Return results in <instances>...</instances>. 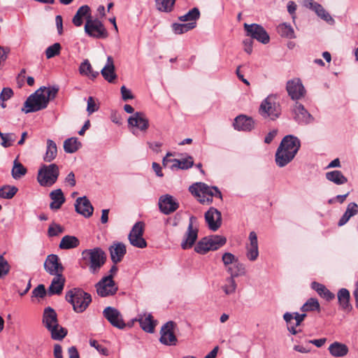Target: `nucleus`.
I'll use <instances>...</instances> for the list:
<instances>
[{
    "label": "nucleus",
    "mask_w": 358,
    "mask_h": 358,
    "mask_svg": "<svg viewBox=\"0 0 358 358\" xmlns=\"http://www.w3.org/2000/svg\"><path fill=\"white\" fill-rule=\"evenodd\" d=\"M58 91L57 86L41 87L27 99L24 103V108H22V110L29 113L46 108L49 101L56 97Z\"/></svg>",
    "instance_id": "1"
},
{
    "label": "nucleus",
    "mask_w": 358,
    "mask_h": 358,
    "mask_svg": "<svg viewBox=\"0 0 358 358\" xmlns=\"http://www.w3.org/2000/svg\"><path fill=\"white\" fill-rule=\"evenodd\" d=\"M301 147L300 140L293 135H287L281 141L275 155L278 166L282 168L291 162Z\"/></svg>",
    "instance_id": "2"
},
{
    "label": "nucleus",
    "mask_w": 358,
    "mask_h": 358,
    "mask_svg": "<svg viewBox=\"0 0 358 358\" xmlns=\"http://www.w3.org/2000/svg\"><path fill=\"white\" fill-rule=\"evenodd\" d=\"M81 259L84 262V266H87L92 274H96L104 265L106 261V252L99 247L92 249H85L81 253Z\"/></svg>",
    "instance_id": "3"
},
{
    "label": "nucleus",
    "mask_w": 358,
    "mask_h": 358,
    "mask_svg": "<svg viewBox=\"0 0 358 358\" xmlns=\"http://www.w3.org/2000/svg\"><path fill=\"white\" fill-rule=\"evenodd\" d=\"M65 298L76 313L84 312L92 301L91 295L80 288L70 289L66 292Z\"/></svg>",
    "instance_id": "4"
},
{
    "label": "nucleus",
    "mask_w": 358,
    "mask_h": 358,
    "mask_svg": "<svg viewBox=\"0 0 358 358\" xmlns=\"http://www.w3.org/2000/svg\"><path fill=\"white\" fill-rule=\"evenodd\" d=\"M259 113L264 118H268L272 121L278 119L281 115V106L277 101V96L270 94L264 99L260 104Z\"/></svg>",
    "instance_id": "5"
},
{
    "label": "nucleus",
    "mask_w": 358,
    "mask_h": 358,
    "mask_svg": "<svg viewBox=\"0 0 358 358\" xmlns=\"http://www.w3.org/2000/svg\"><path fill=\"white\" fill-rule=\"evenodd\" d=\"M59 175V170L57 164H43L38 170L37 180L43 187H50L56 182Z\"/></svg>",
    "instance_id": "6"
},
{
    "label": "nucleus",
    "mask_w": 358,
    "mask_h": 358,
    "mask_svg": "<svg viewBox=\"0 0 358 358\" xmlns=\"http://www.w3.org/2000/svg\"><path fill=\"white\" fill-rule=\"evenodd\" d=\"M199 224L198 220L194 216H191L189 220V224L187 231L184 234L180 246L183 250L192 248L198 238Z\"/></svg>",
    "instance_id": "7"
},
{
    "label": "nucleus",
    "mask_w": 358,
    "mask_h": 358,
    "mask_svg": "<svg viewBox=\"0 0 358 358\" xmlns=\"http://www.w3.org/2000/svg\"><path fill=\"white\" fill-rule=\"evenodd\" d=\"M85 31L90 37L106 38L108 31L103 24L98 19H92L91 16L86 20Z\"/></svg>",
    "instance_id": "8"
},
{
    "label": "nucleus",
    "mask_w": 358,
    "mask_h": 358,
    "mask_svg": "<svg viewBox=\"0 0 358 358\" xmlns=\"http://www.w3.org/2000/svg\"><path fill=\"white\" fill-rule=\"evenodd\" d=\"M112 275L102 278L96 285L97 294L101 297L113 296L116 294L118 287L113 279Z\"/></svg>",
    "instance_id": "9"
},
{
    "label": "nucleus",
    "mask_w": 358,
    "mask_h": 358,
    "mask_svg": "<svg viewBox=\"0 0 358 358\" xmlns=\"http://www.w3.org/2000/svg\"><path fill=\"white\" fill-rule=\"evenodd\" d=\"M244 29L246 32V35L250 36L251 39H256L257 41L267 44L270 41V37L265 30V29L260 24L247 23L244 24Z\"/></svg>",
    "instance_id": "10"
},
{
    "label": "nucleus",
    "mask_w": 358,
    "mask_h": 358,
    "mask_svg": "<svg viewBox=\"0 0 358 358\" xmlns=\"http://www.w3.org/2000/svg\"><path fill=\"white\" fill-rule=\"evenodd\" d=\"M293 119L301 125H307L314 122L313 116L301 103L296 101L292 108Z\"/></svg>",
    "instance_id": "11"
},
{
    "label": "nucleus",
    "mask_w": 358,
    "mask_h": 358,
    "mask_svg": "<svg viewBox=\"0 0 358 358\" xmlns=\"http://www.w3.org/2000/svg\"><path fill=\"white\" fill-rule=\"evenodd\" d=\"M143 222H137L135 223L128 236L131 245L138 248H144L147 246V243L143 238Z\"/></svg>",
    "instance_id": "12"
},
{
    "label": "nucleus",
    "mask_w": 358,
    "mask_h": 358,
    "mask_svg": "<svg viewBox=\"0 0 358 358\" xmlns=\"http://www.w3.org/2000/svg\"><path fill=\"white\" fill-rule=\"evenodd\" d=\"M103 315L112 326L119 329H124L127 327L122 315L114 307L108 306L105 308L103 310Z\"/></svg>",
    "instance_id": "13"
},
{
    "label": "nucleus",
    "mask_w": 358,
    "mask_h": 358,
    "mask_svg": "<svg viewBox=\"0 0 358 358\" xmlns=\"http://www.w3.org/2000/svg\"><path fill=\"white\" fill-rule=\"evenodd\" d=\"M176 326L174 322L169 321L162 327L159 341L162 344L166 345H175L176 344L177 338L174 334Z\"/></svg>",
    "instance_id": "14"
},
{
    "label": "nucleus",
    "mask_w": 358,
    "mask_h": 358,
    "mask_svg": "<svg viewBox=\"0 0 358 358\" xmlns=\"http://www.w3.org/2000/svg\"><path fill=\"white\" fill-rule=\"evenodd\" d=\"M44 269L50 275H54L62 274L64 268L59 262V257L57 255L51 254L47 257L44 262Z\"/></svg>",
    "instance_id": "15"
},
{
    "label": "nucleus",
    "mask_w": 358,
    "mask_h": 358,
    "mask_svg": "<svg viewBox=\"0 0 358 358\" xmlns=\"http://www.w3.org/2000/svg\"><path fill=\"white\" fill-rule=\"evenodd\" d=\"M303 6L314 11L319 17L329 24L334 23V20L321 4L313 0H303Z\"/></svg>",
    "instance_id": "16"
},
{
    "label": "nucleus",
    "mask_w": 358,
    "mask_h": 358,
    "mask_svg": "<svg viewBox=\"0 0 358 358\" xmlns=\"http://www.w3.org/2000/svg\"><path fill=\"white\" fill-rule=\"evenodd\" d=\"M159 208L164 215H169L179 208V203L170 194H164L159 199Z\"/></svg>",
    "instance_id": "17"
},
{
    "label": "nucleus",
    "mask_w": 358,
    "mask_h": 358,
    "mask_svg": "<svg viewBox=\"0 0 358 358\" xmlns=\"http://www.w3.org/2000/svg\"><path fill=\"white\" fill-rule=\"evenodd\" d=\"M204 217L210 230L215 231L220 227L222 224V214L215 208L210 207L205 213Z\"/></svg>",
    "instance_id": "18"
},
{
    "label": "nucleus",
    "mask_w": 358,
    "mask_h": 358,
    "mask_svg": "<svg viewBox=\"0 0 358 358\" xmlns=\"http://www.w3.org/2000/svg\"><path fill=\"white\" fill-rule=\"evenodd\" d=\"M249 243L245 245L246 257L251 262H255L259 256V247L257 235L255 231H251L248 237Z\"/></svg>",
    "instance_id": "19"
},
{
    "label": "nucleus",
    "mask_w": 358,
    "mask_h": 358,
    "mask_svg": "<svg viewBox=\"0 0 358 358\" xmlns=\"http://www.w3.org/2000/svg\"><path fill=\"white\" fill-rule=\"evenodd\" d=\"M286 90L289 96L293 100H298L303 97L306 90L301 82L299 79L291 80L287 83Z\"/></svg>",
    "instance_id": "20"
},
{
    "label": "nucleus",
    "mask_w": 358,
    "mask_h": 358,
    "mask_svg": "<svg viewBox=\"0 0 358 358\" xmlns=\"http://www.w3.org/2000/svg\"><path fill=\"white\" fill-rule=\"evenodd\" d=\"M75 209L78 213L82 215L85 217H91L94 211L92 205L85 196L78 197L76 200Z\"/></svg>",
    "instance_id": "21"
},
{
    "label": "nucleus",
    "mask_w": 358,
    "mask_h": 358,
    "mask_svg": "<svg viewBox=\"0 0 358 358\" xmlns=\"http://www.w3.org/2000/svg\"><path fill=\"white\" fill-rule=\"evenodd\" d=\"M233 125L236 130L250 131L255 128V122L252 117L245 115H240L234 119Z\"/></svg>",
    "instance_id": "22"
},
{
    "label": "nucleus",
    "mask_w": 358,
    "mask_h": 358,
    "mask_svg": "<svg viewBox=\"0 0 358 358\" xmlns=\"http://www.w3.org/2000/svg\"><path fill=\"white\" fill-rule=\"evenodd\" d=\"M42 322L48 330H53L59 327L57 314L51 307H47L43 310Z\"/></svg>",
    "instance_id": "23"
},
{
    "label": "nucleus",
    "mask_w": 358,
    "mask_h": 358,
    "mask_svg": "<svg viewBox=\"0 0 358 358\" xmlns=\"http://www.w3.org/2000/svg\"><path fill=\"white\" fill-rule=\"evenodd\" d=\"M129 126L136 127L142 131H145L149 127V120L146 115L141 112H136L128 119Z\"/></svg>",
    "instance_id": "24"
},
{
    "label": "nucleus",
    "mask_w": 358,
    "mask_h": 358,
    "mask_svg": "<svg viewBox=\"0 0 358 358\" xmlns=\"http://www.w3.org/2000/svg\"><path fill=\"white\" fill-rule=\"evenodd\" d=\"M214 186L210 187L203 182H196L189 187V192L197 198L201 196H214Z\"/></svg>",
    "instance_id": "25"
},
{
    "label": "nucleus",
    "mask_w": 358,
    "mask_h": 358,
    "mask_svg": "<svg viewBox=\"0 0 358 358\" xmlns=\"http://www.w3.org/2000/svg\"><path fill=\"white\" fill-rule=\"evenodd\" d=\"M101 74L103 78L110 83H113L116 80L117 74L115 73V67L113 59L111 56L107 57V62L101 70Z\"/></svg>",
    "instance_id": "26"
},
{
    "label": "nucleus",
    "mask_w": 358,
    "mask_h": 358,
    "mask_svg": "<svg viewBox=\"0 0 358 358\" xmlns=\"http://www.w3.org/2000/svg\"><path fill=\"white\" fill-rule=\"evenodd\" d=\"M110 258L112 262L115 264L122 261L127 252L126 246L122 243H113L109 248Z\"/></svg>",
    "instance_id": "27"
},
{
    "label": "nucleus",
    "mask_w": 358,
    "mask_h": 358,
    "mask_svg": "<svg viewBox=\"0 0 358 358\" xmlns=\"http://www.w3.org/2000/svg\"><path fill=\"white\" fill-rule=\"evenodd\" d=\"M134 321H138L143 330L148 333H152L155 330L156 321L153 320L150 313L139 314Z\"/></svg>",
    "instance_id": "28"
},
{
    "label": "nucleus",
    "mask_w": 358,
    "mask_h": 358,
    "mask_svg": "<svg viewBox=\"0 0 358 358\" xmlns=\"http://www.w3.org/2000/svg\"><path fill=\"white\" fill-rule=\"evenodd\" d=\"M50 287L48 289V294L51 296L54 294H60L65 284V278L62 274L54 275Z\"/></svg>",
    "instance_id": "29"
},
{
    "label": "nucleus",
    "mask_w": 358,
    "mask_h": 358,
    "mask_svg": "<svg viewBox=\"0 0 358 358\" xmlns=\"http://www.w3.org/2000/svg\"><path fill=\"white\" fill-rule=\"evenodd\" d=\"M50 198L52 202L50 203V208L52 210H59L66 199L61 189H57L50 193Z\"/></svg>",
    "instance_id": "30"
},
{
    "label": "nucleus",
    "mask_w": 358,
    "mask_h": 358,
    "mask_svg": "<svg viewBox=\"0 0 358 358\" xmlns=\"http://www.w3.org/2000/svg\"><path fill=\"white\" fill-rule=\"evenodd\" d=\"M339 305L343 310L349 313L352 310V306L350 303V292L345 288L341 289L337 294Z\"/></svg>",
    "instance_id": "31"
},
{
    "label": "nucleus",
    "mask_w": 358,
    "mask_h": 358,
    "mask_svg": "<svg viewBox=\"0 0 358 358\" xmlns=\"http://www.w3.org/2000/svg\"><path fill=\"white\" fill-rule=\"evenodd\" d=\"M327 180L334 182L337 185L345 184L348 182V178L343 174L341 171L335 170L327 172L325 173Z\"/></svg>",
    "instance_id": "32"
},
{
    "label": "nucleus",
    "mask_w": 358,
    "mask_h": 358,
    "mask_svg": "<svg viewBox=\"0 0 358 358\" xmlns=\"http://www.w3.org/2000/svg\"><path fill=\"white\" fill-rule=\"evenodd\" d=\"M89 16H91L90 8L87 5H84L78 8L73 17L72 22L75 26L80 27L83 24V18L86 17L87 19Z\"/></svg>",
    "instance_id": "33"
},
{
    "label": "nucleus",
    "mask_w": 358,
    "mask_h": 358,
    "mask_svg": "<svg viewBox=\"0 0 358 358\" xmlns=\"http://www.w3.org/2000/svg\"><path fill=\"white\" fill-rule=\"evenodd\" d=\"M330 354L334 357H343L348 352V348L345 344L334 342L329 347Z\"/></svg>",
    "instance_id": "34"
},
{
    "label": "nucleus",
    "mask_w": 358,
    "mask_h": 358,
    "mask_svg": "<svg viewBox=\"0 0 358 358\" xmlns=\"http://www.w3.org/2000/svg\"><path fill=\"white\" fill-rule=\"evenodd\" d=\"M80 244L78 238L74 236H64L59 245L60 249L69 250L77 248Z\"/></svg>",
    "instance_id": "35"
},
{
    "label": "nucleus",
    "mask_w": 358,
    "mask_h": 358,
    "mask_svg": "<svg viewBox=\"0 0 358 358\" xmlns=\"http://www.w3.org/2000/svg\"><path fill=\"white\" fill-rule=\"evenodd\" d=\"M311 287L315 290L317 294L325 299L327 301H331L334 299L335 295L331 292L324 285L317 282H313Z\"/></svg>",
    "instance_id": "36"
},
{
    "label": "nucleus",
    "mask_w": 358,
    "mask_h": 358,
    "mask_svg": "<svg viewBox=\"0 0 358 358\" xmlns=\"http://www.w3.org/2000/svg\"><path fill=\"white\" fill-rule=\"evenodd\" d=\"M79 73L81 75L88 76L92 79L96 78L99 75L98 71H93L92 65L88 59H85L80 64L79 66Z\"/></svg>",
    "instance_id": "37"
},
{
    "label": "nucleus",
    "mask_w": 358,
    "mask_h": 358,
    "mask_svg": "<svg viewBox=\"0 0 358 358\" xmlns=\"http://www.w3.org/2000/svg\"><path fill=\"white\" fill-rule=\"evenodd\" d=\"M82 144L76 137L67 138L64 142V150L66 153H74L78 151Z\"/></svg>",
    "instance_id": "38"
},
{
    "label": "nucleus",
    "mask_w": 358,
    "mask_h": 358,
    "mask_svg": "<svg viewBox=\"0 0 358 358\" xmlns=\"http://www.w3.org/2000/svg\"><path fill=\"white\" fill-rule=\"evenodd\" d=\"M227 273L230 275V276L237 278L241 275H244L245 274V265L240 262L238 260L236 263L229 266V268L226 270Z\"/></svg>",
    "instance_id": "39"
},
{
    "label": "nucleus",
    "mask_w": 358,
    "mask_h": 358,
    "mask_svg": "<svg viewBox=\"0 0 358 358\" xmlns=\"http://www.w3.org/2000/svg\"><path fill=\"white\" fill-rule=\"evenodd\" d=\"M208 239V246L210 250H216L226 243V238L221 236H206Z\"/></svg>",
    "instance_id": "40"
},
{
    "label": "nucleus",
    "mask_w": 358,
    "mask_h": 358,
    "mask_svg": "<svg viewBox=\"0 0 358 358\" xmlns=\"http://www.w3.org/2000/svg\"><path fill=\"white\" fill-rule=\"evenodd\" d=\"M27 172V169L21 164L17 158L13 162V166L11 171L12 177L17 180L24 176Z\"/></svg>",
    "instance_id": "41"
},
{
    "label": "nucleus",
    "mask_w": 358,
    "mask_h": 358,
    "mask_svg": "<svg viewBox=\"0 0 358 358\" xmlns=\"http://www.w3.org/2000/svg\"><path fill=\"white\" fill-rule=\"evenodd\" d=\"M57 148L56 143L48 139L47 141V149L46 152L44 156V160L48 162H50L52 161L57 156Z\"/></svg>",
    "instance_id": "42"
},
{
    "label": "nucleus",
    "mask_w": 358,
    "mask_h": 358,
    "mask_svg": "<svg viewBox=\"0 0 358 358\" xmlns=\"http://www.w3.org/2000/svg\"><path fill=\"white\" fill-rule=\"evenodd\" d=\"M194 162L192 157L182 159L173 160V164L170 166L171 169H188L193 166Z\"/></svg>",
    "instance_id": "43"
},
{
    "label": "nucleus",
    "mask_w": 358,
    "mask_h": 358,
    "mask_svg": "<svg viewBox=\"0 0 358 358\" xmlns=\"http://www.w3.org/2000/svg\"><path fill=\"white\" fill-rule=\"evenodd\" d=\"M196 26V22H191L186 24L173 23L172 29L176 34H182L189 30L193 29Z\"/></svg>",
    "instance_id": "44"
},
{
    "label": "nucleus",
    "mask_w": 358,
    "mask_h": 358,
    "mask_svg": "<svg viewBox=\"0 0 358 358\" xmlns=\"http://www.w3.org/2000/svg\"><path fill=\"white\" fill-rule=\"evenodd\" d=\"M278 33L282 37L294 38V31L292 26L287 23H282L277 27Z\"/></svg>",
    "instance_id": "45"
},
{
    "label": "nucleus",
    "mask_w": 358,
    "mask_h": 358,
    "mask_svg": "<svg viewBox=\"0 0 358 358\" xmlns=\"http://www.w3.org/2000/svg\"><path fill=\"white\" fill-rule=\"evenodd\" d=\"M200 17V11L198 8H193L185 15H181L178 20L182 22H195Z\"/></svg>",
    "instance_id": "46"
},
{
    "label": "nucleus",
    "mask_w": 358,
    "mask_h": 358,
    "mask_svg": "<svg viewBox=\"0 0 358 358\" xmlns=\"http://www.w3.org/2000/svg\"><path fill=\"white\" fill-rule=\"evenodd\" d=\"M222 288L227 295L235 293L237 288L235 278L232 276L227 277L225 279V284L222 287Z\"/></svg>",
    "instance_id": "47"
},
{
    "label": "nucleus",
    "mask_w": 358,
    "mask_h": 358,
    "mask_svg": "<svg viewBox=\"0 0 358 358\" xmlns=\"http://www.w3.org/2000/svg\"><path fill=\"white\" fill-rule=\"evenodd\" d=\"M17 191L18 189L15 186L3 185L0 188V197L10 199L16 194Z\"/></svg>",
    "instance_id": "48"
},
{
    "label": "nucleus",
    "mask_w": 358,
    "mask_h": 358,
    "mask_svg": "<svg viewBox=\"0 0 358 358\" xmlns=\"http://www.w3.org/2000/svg\"><path fill=\"white\" fill-rule=\"evenodd\" d=\"M176 0H156L157 8L162 12H171L175 4Z\"/></svg>",
    "instance_id": "49"
},
{
    "label": "nucleus",
    "mask_w": 358,
    "mask_h": 358,
    "mask_svg": "<svg viewBox=\"0 0 358 358\" xmlns=\"http://www.w3.org/2000/svg\"><path fill=\"white\" fill-rule=\"evenodd\" d=\"M320 303L315 298L309 299L301 308L302 312L320 310Z\"/></svg>",
    "instance_id": "50"
},
{
    "label": "nucleus",
    "mask_w": 358,
    "mask_h": 358,
    "mask_svg": "<svg viewBox=\"0 0 358 358\" xmlns=\"http://www.w3.org/2000/svg\"><path fill=\"white\" fill-rule=\"evenodd\" d=\"M53 330H48L51 334V337L53 340L55 341H61L62 340L67 334V330L60 326L59 324V327H54Z\"/></svg>",
    "instance_id": "51"
},
{
    "label": "nucleus",
    "mask_w": 358,
    "mask_h": 358,
    "mask_svg": "<svg viewBox=\"0 0 358 358\" xmlns=\"http://www.w3.org/2000/svg\"><path fill=\"white\" fill-rule=\"evenodd\" d=\"M194 251L199 254L204 255L209 251L208 239L207 237L201 238L194 246Z\"/></svg>",
    "instance_id": "52"
},
{
    "label": "nucleus",
    "mask_w": 358,
    "mask_h": 358,
    "mask_svg": "<svg viewBox=\"0 0 358 358\" xmlns=\"http://www.w3.org/2000/svg\"><path fill=\"white\" fill-rule=\"evenodd\" d=\"M1 145L3 148H8L16 140V135L13 133H6L1 134Z\"/></svg>",
    "instance_id": "53"
},
{
    "label": "nucleus",
    "mask_w": 358,
    "mask_h": 358,
    "mask_svg": "<svg viewBox=\"0 0 358 358\" xmlns=\"http://www.w3.org/2000/svg\"><path fill=\"white\" fill-rule=\"evenodd\" d=\"M62 46L59 43H55L53 45L49 46L45 50V56L47 59L52 58L60 53Z\"/></svg>",
    "instance_id": "54"
},
{
    "label": "nucleus",
    "mask_w": 358,
    "mask_h": 358,
    "mask_svg": "<svg viewBox=\"0 0 358 358\" xmlns=\"http://www.w3.org/2000/svg\"><path fill=\"white\" fill-rule=\"evenodd\" d=\"M222 260L227 270L229 266L236 263L238 259L231 252H225L222 255Z\"/></svg>",
    "instance_id": "55"
},
{
    "label": "nucleus",
    "mask_w": 358,
    "mask_h": 358,
    "mask_svg": "<svg viewBox=\"0 0 358 358\" xmlns=\"http://www.w3.org/2000/svg\"><path fill=\"white\" fill-rule=\"evenodd\" d=\"M64 232V228L55 222H52L48 228V235L49 237H53L58 236L59 234Z\"/></svg>",
    "instance_id": "56"
},
{
    "label": "nucleus",
    "mask_w": 358,
    "mask_h": 358,
    "mask_svg": "<svg viewBox=\"0 0 358 358\" xmlns=\"http://www.w3.org/2000/svg\"><path fill=\"white\" fill-rule=\"evenodd\" d=\"M10 271V265L8 261L0 255V278L6 275Z\"/></svg>",
    "instance_id": "57"
},
{
    "label": "nucleus",
    "mask_w": 358,
    "mask_h": 358,
    "mask_svg": "<svg viewBox=\"0 0 358 358\" xmlns=\"http://www.w3.org/2000/svg\"><path fill=\"white\" fill-rule=\"evenodd\" d=\"M48 293V291H46L45 285L43 284L38 285L36 287H35L32 292H31V296L32 297H36L43 299Z\"/></svg>",
    "instance_id": "58"
},
{
    "label": "nucleus",
    "mask_w": 358,
    "mask_h": 358,
    "mask_svg": "<svg viewBox=\"0 0 358 358\" xmlns=\"http://www.w3.org/2000/svg\"><path fill=\"white\" fill-rule=\"evenodd\" d=\"M99 110L98 105L95 103L94 98L92 96H90L87 99V111L89 115L92 114L93 113Z\"/></svg>",
    "instance_id": "59"
},
{
    "label": "nucleus",
    "mask_w": 358,
    "mask_h": 358,
    "mask_svg": "<svg viewBox=\"0 0 358 358\" xmlns=\"http://www.w3.org/2000/svg\"><path fill=\"white\" fill-rule=\"evenodd\" d=\"M90 346L96 348L101 354L103 355H108V350L107 348L103 347L102 345H99L97 342V341L91 339L90 340Z\"/></svg>",
    "instance_id": "60"
},
{
    "label": "nucleus",
    "mask_w": 358,
    "mask_h": 358,
    "mask_svg": "<svg viewBox=\"0 0 358 358\" xmlns=\"http://www.w3.org/2000/svg\"><path fill=\"white\" fill-rule=\"evenodd\" d=\"M13 94V92L10 88L4 87L0 94V99L1 101L5 102L10 99Z\"/></svg>",
    "instance_id": "61"
},
{
    "label": "nucleus",
    "mask_w": 358,
    "mask_h": 358,
    "mask_svg": "<svg viewBox=\"0 0 358 358\" xmlns=\"http://www.w3.org/2000/svg\"><path fill=\"white\" fill-rule=\"evenodd\" d=\"M120 92L122 94V98L124 101L134 99V96L131 94V90L127 89L124 85L121 87Z\"/></svg>",
    "instance_id": "62"
},
{
    "label": "nucleus",
    "mask_w": 358,
    "mask_h": 358,
    "mask_svg": "<svg viewBox=\"0 0 358 358\" xmlns=\"http://www.w3.org/2000/svg\"><path fill=\"white\" fill-rule=\"evenodd\" d=\"M345 212L352 217L357 215L358 213V205L355 202L350 203L348 205Z\"/></svg>",
    "instance_id": "63"
},
{
    "label": "nucleus",
    "mask_w": 358,
    "mask_h": 358,
    "mask_svg": "<svg viewBox=\"0 0 358 358\" xmlns=\"http://www.w3.org/2000/svg\"><path fill=\"white\" fill-rule=\"evenodd\" d=\"M55 24L58 34L62 35L63 34V20L61 15H57L55 17Z\"/></svg>",
    "instance_id": "64"
}]
</instances>
